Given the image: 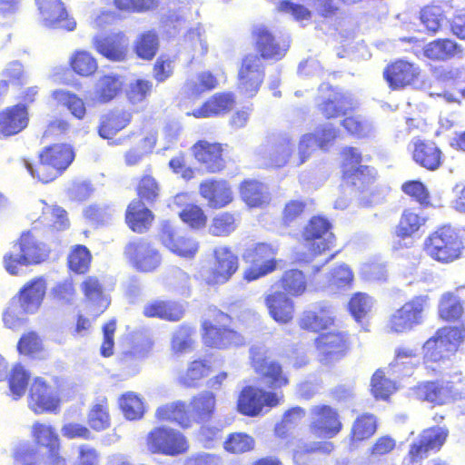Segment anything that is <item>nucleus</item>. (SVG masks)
<instances>
[{
	"label": "nucleus",
	"instance_id": "de8ad7c7",
	"mask_svg": "<svg viewBox=\"0 0 465 465\" xmlns=\"http://www.w3.org/2000/svg\"><path fill=\"white\" fill-rule=\"evenodd\" d=\"M464 301L452 292H444L439 301L438 316L445 322H455L462 319Z\"/></svg>",
	"mask_w": 465,
	"mask_h": 465
},
{
	"label": "nucleus",
	"instance_id": "8fccbe9b",
	"mask_svg": "<svg viewBox=\"0 0 465 465\" xmlns=\"http://www.w3.org/2000/svg\"><path fill=\"white\" fill-rule=\"evenodd\" d=\"M426 221L427 218L418 213L415 208H406L402 211L395 227V236L401 240L410 238L425 225Z\"/></svg>",
	"mask_w": 465,
	"mask_h": 465
},
{
	"label": "nucleus",
	"instance_id": "f257e3e1",
	"mask_svg": "<svg viewBox=\"0 0 465 465\" xmlns=\"http://www.w3.org/2000/svg\"><path fill=\"white\" fill-rule=\"evenodd\" d=\"M251 366L269 391L256 385H246L240 391L236 410L242 416H262L283 401V394L278 391L289 386L290 375L282 364L272 359L268 351L261 348L251 350Z\"/></svg>",
	"mask_w": 465,
	"mask_h": 465
},
{
	"label": "nucleus",
	"instance_id": "aec40b11",
	"mask_svg": "<svg viewBox=\"0 0 465 465\" xmlns=\"http://www.w3.org/2000/svg\"><path fill=\"white\" fill-rule=\"evenodd\" d=\"M309 430L315 438L331 439L343 430V422L338 409L329 404H319L312 411Z\"/></svg>",
	"mask_w": 465,
	"mask_h": 465
},
{
	"label": "nucleus",
	"instance_id": "37998d69",
	"mask_svg": "<svg viewBox=\"0 0 465 465\" xmlns=\"http://www.w3.org/2000/svg\"><path fill=\"white\" fill-rule=\"evenodd\" d=\"M282 292L292 298L304 295L309 287V280L306 273L297 268L285 270L278 280Z\"/></svg>",
	"mask_w": 465,
	"mask_h": 465
},
{
	"label": "nucleus",
	"instance_id": "774afa93",
	"mask_svg": "<svg viewBox=\"0 0 465 465\" xmlns=\"http://www.w3.org/2000/svg\"><path fill=\"white\" fill-rule=\"evenodd\" d=\"M341 125L346 133L355 138H364L371 132L372 125L369 120L358 114H350L342 116Z\"/></svg>",
	"mask_w": 465,
	"mask_h": 465
},
{
	"label": "nucleus",
	"instance_id": "49530a36",
	"mask_svg": "<svg viewBox=\"0 0 465 465\" xmlns=\"http://www.w3.org/2000/svg\"><path fill=\"white\" fill-rule=\"evenodd\" d=\"M123 87L124 83L119 74H104L99 77L95 84L94 99L99 104H108L122 93Z\"/></svg>",
	"mask_w": 465,
	"mask_h": 465
},
{
	"label": "nucleus",
	"instance_id": "864d4df0",
	"mask_svg": "<svg viewBox=\"0 0 465 465\" xmlns=\"http://www.w3.org/2000/svg\"><path fill=\"white\" fill-rule=\"evenodd\" d=\"M242 200L251 208L262 207L268 203L264 185L252 179L242 181L239 185Z\"/></svg>",
	"mask_w": 465,
	"mask_h": 465
},
{
	"label": "nucleus",
	"instance_id": "f8f14e48",
	"mask_svg": "<svg viewBox=\"0 0 465 465\" xmlns=\"http://www.w3.org/2000/svg\"><path fill=\"white\" fill-rule=\"evenodd\" d=\"M231 147L228 143L207 139H199L191 146V153L205 173H223L231 162Z\"/></svg>",
	"mask_w": 465,
	"mask_h": 465
},
{
	"label": "nucleus",
	"instance_id": "69168bd1",
	"mask_svg": "<svg viewBox=\"0 0 465 465\" xmlns=\"http://www.w3.org/2000/svg\"><path fill=\"white\" fill-rule=\"evenodd\" d=\"M420 19L427 32L434 35L442 27L445 20L444 11L440 5L431 3L420 9Z\"/></svg>",
	"mask_w": 465,
	"mask_h": 465
},
{
	"label": "nucleus",
	"instance_id": "052dcab7",
	"mask_svg": "<svg viewBox=\"0 0 465 465\" xmlns=\"http://www.w3.org/2000/svg\"><path fill=\"white\" fill-rule=\"evenodd\" d=\"M87 422L94 431H103L111 426V416L106 399L92 405L87 414Z\"/></svg>",
	"mask_w": 465,
	"mask_h": 465
},
{
	"label": "nucleus",
	"instance_id": "58836bf2",
	"mask_svg": "<svg viewBox=\"0 0 465 465\" xmlns=\"http://www.w3.org/2000/svg\"><path fill=\"white\" fill-rule=\"evenodd\" d=\"M154 417L159 422L175 424L183 430L193 426V418L187 403L183 401H174L159 406L155 410Z\"/></svg>",
	"mask_w": 465,
	"mask_h": 465
},
{
	"label": "nucleus",
	"instance_id": "5fc2aeb1",
	"mask_svg": "<svg viewBox=\"0 0 465 465\" xmlns=\"http://www.w3.org/2000/svg\"><path fill=\"white\" fill-rule=\"evenodd\" d=\"M240 223V214L225 211L213 217L209 232L215 237H227L236 231Z\"/></svg>",
	"mask_w": 465,
	"mask_h": 465
},
{
	"label": "nucleus",
	"instance_id": "0e129e2a",
	"mask_svg": "<svg viewBox=\"0 0 465 465\" xmlns=\"http://www.w3.org/2000/svg\"><path fill=\"white\" fill-rule=\"evenodd\" d=\"M29 379V372L21 364L17 363L12 367L7 377V382L14 400L17 401L25 395Z\"/></svg>",
	"mask_w": 465,
	"mask_h": 465
},
{
	"label": "nucleus",
	"instance_id": "423d86ee",
	"mask_svg": "<svg viewBox=\"0 0 465 465\" xmlns=\"http://www.w3.org/2000/svg\"><path fill=\"white\" fill-rule=\"evenodd\" d=\"M341 163V180L342 185L356 193H369L374 191L378 173L370 165L361 164V152L352 146L342 149Z\"/></svg>",
	"mask_w": 465,
	"mask_h": 465
},
{
	"label": "nucleus",
	"instance_id": "c85d7f7f",
	"mask_svg": "<svg viewBox=\"0 0 465 465\" xmlns=\"http://www.w3.org/2000/svg\"><path fill=\"white\" fill-rule=\"evenodd\" d=\"M420 74V69L416 64L397 59L386 65L383 77L391 89L398 90L414 84Z\"/></svg>",
	"mask_w": 465,
	"mask_h": 465
},
{
	"label": "nucleus",
	"instance_id": "9d476101",
	"mask_svg": "<svg viewBox=\"0 0 465 465\" xmlns=\"http://www.w3.org/2000/svg\"><path fill=\"white\" fill-rule=\"evenodd\" d=\"M278 247L271 242H261L247 248L242 258L251 265L242 273V279L251 282L275 272L279 265L276 259Z\"/></svg>",
	"mask_w": 465,
	"mask_h": 465
},
{
	"label": "nucleus",
	"instance_id": "72a5a7b5",
	"mask_svg": "<svg viewBox=\"0 0 465 465\" xmlns=\"http://www.w3.org/2000/svg\"><path fill=\"white\" fill-rule=\"evenodd\" d=\"M187 405L193 424L205 425L216 415L217 399L213 391H202L193 395Z\"/></svg>",
	"mask_w": 465,
	"mask_h": 465
},
{
	"label": "nucleus",
	"instance_id": "cd10ccee",
	"mask_svg": "<svg viewBox=\"0 0 465 465\" xmlns=\"http://www.w3.org/2000/svg\"><path fill=\"white\" fill-rule=\"evenodd\" d=\"M199 193L209 208L223 209L233 202L234 195L230 183L225 179H206L199 184Z\"/></svg>",
	"mask_w": 465,
	"mask_h": 465
},
{
	"label": "nucleus",
	"instance_id": "dca6fc26",
	"mask_svg": "<svg viewBox=\"0 0 465 465\" xmlns=\"http://www.w3.org/2000/svg\"><path fill=\"white\" fill-rule=\"evenodd\" d=\"M124 255L129 264L141 272H153L162 262L160 252L145 238H134L128 242Z\"/></svg>",
	"mask_w": 465,
	"mask_h": 465
},
{
	"label": "nucleus",
	"instance_id": "6e6552de",
	"mask_svg": "<svg viewBox=\"0 0 465 465\" xmlns=\"http://www.w3.org/2000/svg\"><path fill=\"white\" fill-rule=\"evenodd\" d=\"M46 292V283L43 277L28 281L14 297L3 314V322L9 329L18 327L23 319L21 315L35 312L41 306Z\"/></svg>",
	"mask_w": 465,
	"mask_h": 465
},
{
	"label": "nucleus",
	"instance_id": "f3484780",
	"mask_svg": "<svg viewBox=\"0 0 465 465\" xmlns=\"http://www.w3.org/2000/svg\"><path fill=\"white\" fill-rule=\"evenodd\" d=\"M265 78L264 64L254 54H245L240 63L237 74V89L244 98H253Z\"/></svg>",
	"mask_w": 465,
	"mask_h": 465
},
{
	"label": "nucleus",
	"instance_id": "ddd939ff",
	"mask_svg": "<svg viewBox=\"0 0 465 465\" xmlns=\"http://www.w3.org/2000/svg\"><path fill=\"white\" fill-rule=\"evenodd\" d=\"M320 360L327 365L335 364L349 356L353 341L349 331L332 330L320 333L314 340Z\"/></svg>",
	"mask_w": 465,
	"mask_h": 465
},
{
	"label": "nucleus",
	"instance_id": "393cba45",
	"mask_svg": "<svg viewBox=\"0 0 465 465\" xmlns=\"http://www.w3.org/2000/svg\"><path fill=\"white\" fill-rule=\"evenodd\" d=\"M448 430L440 427H430L423 430L418 439L411 443L408 460L411 464L427 458L430 451L439 450L448 437Z\"/></svg>",
	"mask_w": 465,
	"mask_h": 465
},
{
	"label": "nucleus",
	"instance_id": "4d7b16f0",
	"mask_svg": "<svg viewBox=\"0 0 465 465\" xmlns=\"http://www.w3.org/2000/svg\"><path fill=\"white\" fill-rule=\"evenodd\" d=\"M118 406L127 420H139L145 413L143 399L134 391L122 394L118 400Z\"/></svg>",
	"mask_w": 465,
	"mask_h": 465
},
{
	"label": "nucleus",
	"instance_id": "4be33fe9",
	"mask_svg": "<svg viewBox=\"0 0 465 465\" xmlns=\"http://www.w3.org/2000/svg\"><path fill=\"white\" fill-rule=\"evenodd\" d=\"M251 36L257 52L255 54L261 57V62H278L286 55L288 45L280 41L268 26L263 25L253 26Z\"/></svg>",
	"mask_w": 465,
	"mask_h": 465
},
{
	"label": "nucleus",
	"instance_id": "f03ea898",
	"mask_svg": "<svg viewBox=\"0 0 465 465\" xmlns=\"http://www.w3.org/2000/svg\"><path fill=\"white\" fill-rule=\"evenodd\" d=\"M465 341V319L459 325L438 328L423 343L424 368L435 372L436 366L450 361Z\"/></svg>",
	"mask_w": 465,
	"mask_h": 465
},
{
	"label": "nucleus",
	"instance_id": "680f3d73",
	"mask_svg": "<svg viewBox=\"0 0 465 465\" xmlns=\"http://www.w3.org/2000/svg\"><path fill=\"white\" fill-rule=\"evenodd\" d=\"M92 254L89 249L82 244L74 245L67 257V267L75 274L86 273L91 266Z\"/></svg>",
	"mask_w": 465,
	"mask_h": 465
},
{
	"label": "nucleus",
	"instance_id": "2f4dec72",
	"mask_svg": "<svg viewBox=\"0 0 465 465\" xmlns=\"http://www.w3.org/2000/svg\"><path fill=\"white\" fill-rule=\"evenodd\" d=\"M29 111L25 104H16L0 112V137H11L23 132L29 124Z\"/></svg>",
	"mask_w": 465,
	"mask_h": 465
},
{
	"label": "nucleus",
	"instance_id": "4468645a",
	"mask_svg": "<svg viewBox=\"0 0 465 465\" xmlns=\"http://www.w3.org/2000/svg\"><path fill=\"white\" fill-rule=\"evenodd\" d=\"M302 239L312 257L330 251L336 242L331 222L322 215H314L309 219L302 231Z\"/></svg>",
	"mask_w": 465,
	"mask_h": 465
},
{
	"label": "nucleus",
	"instance_id": "a211bd4d",
	"mask_svg": "<svg viewBox=\"0 0 465 465\" xmlns=\"http://www.w3.org/2000/svg\"><path fill=\"white\" fill-rule=\"evenodd\" d=\"M318 92L316 109L325 120L344 116L354 108L353 100L349 94L328 84H321Z\"/></svg>",
	"mask_w": 465,
	"mask_h": 465
},
{
	"label": "nucleus",
	"instance_id": "4c0bfd02",
	"mask_svg": "<svg viewBox=\"0 0 465 465\" xmlns=\"http://www.w3.org/2000/svg\"><path fill=\"white\" fill-rule=\"evenodd\" d=\"M93 45L97 53L110 61H124L127 56L128 45L123 33L96 36L93 40Z\"/></svg>",
	"mask_w": 465,
	"mask_h": 465
},
{
	"label": "nucleus",
	"instance_id": "b1692460",
	"mask_svg": "<svg viewBox=\"0 0 465 465\" xmlns=\"http://www.w3.org/2000/svg\"><path fill=\"white\" fill-rule=\"evenodd\" d=\"M410 154L413 163L429 172L439 170L444 163V153L437 142L414 137L410 143Z\"/></svg>",
	"mask_w": 465,
	"mask_h": 465
},
{
	"label": "nucleus",
	"instance_id": "20e7f679",
	"mask_svg": "<svg viewBox=\"0 0 465 465\" xmlns=\"http://www.w3.org/2000/svg\"><path fill=\"white\" fill-rule=\"evenodd\" d=\"M232 321L231 315L219 309L211 310L209 318L201 323L203 345L210 350L224 351L240 347L245 343L243 335L227 323Z\"/></svg>",
	"mask_w": 465,
	"mask_h": 465
},
{
	"label": "nucleus",
	"instance_id": "6e6d98bb",
	"mask_svg": "<svg viewBox=\"0 0 465 465\" xmlns=\"http://www.w3.org/2000/svg\"><path fill=\"white\" fill-rule=\"evenodd\" d=\"M18 353L29 360H42L45 354V346L40 335L30 331L24 333L17 341Z\"/></svg>",
	"mask_w": 465,
	"mask_h": 465
},
{
	"label": "nucleus",
	"instance_id": "3c124183",
	"mask_svg": "<svg viewBox=\"0 0 465 465\" xmlns=\"http://www.w3.org/2000/svg\"><path fill=\"white\" fill-rule=\"evenodd\" d=\"M51 97L57 105L66 108L73 117L84 120L87 114L84 101L76 94L64 89H56L51 93Z\"/></svg>",
	"mask_w": 465,
	"mask_h": 465
},
{
	"label": "nucleus",
	"instance_id": "e2e57ef3",
	"mask_svg": "<svg viewBox=\"0 0 465 465\" xmlns=\"http://www.w3.org/2000/svg\"><path fill=\"white\" fill-rule=\"evenodd\" d=\"M223 446L226 452L241 455L254 450L255 440L245 432H232L227 436Z\"/></svg>",
	"mask_w": 465,
	"mask_h": 465
},
{
	"label": "nucleus",
	"instance_id": "a878e982",
	"mask_svg": "<svg viewBox=\"0 0 465 465\" xmlns=\"http://www.w3.org/2000/svg\"><path fill=\"white\" fill-rule=\"evenodd\" d=\"M27 402L35 414H43L55 411L59 408L60 399L52 386L38 376L30 384Z\"/></svg>",
	"mask_w": 465,
	"mask_h": 465
},
{
	"label": "nucleus",
	"instance_id": "5701e85b",
	"mask_svg": "<svg viewBox=\"0 0 465 465\" xmlns=\"http://www.w3.org/2000/svg\"><path fill=\"white\" fill-rule=\"evenodd\" d=\"M159 237L163 246L181 258L192 259L199 251L198 242L189 232L169 223L162 225Z\"/></svg>",
	"mask_w": 465,
	"mask_h": 465
},
{
	"label": "nucleus",
	"instance_id": "2eb2a0df",
	"mask_svg": "<svg viewBox=\"0 0 465 465\" xmlns=\"http://www.w3.org/2000/svg\"><path fill=\"white\" fill-rule=\"evenodd\" d=\"M145 444L152 454L165 456L183 454L189 449L188 440L183 433L165 426L151 430L146 435Z\"/></svg>",
	"mask_w": 465,
	"mask_h": 465
},
{
	"label": "nucleus",
	"instance_id": "1a4fd4ad",
	"mask_svg": "<svg viewBox=\"0 0 465 465\" xmlns=\"http://www.w3.org/2000/svg\"><path fill=\"white\" fill-rule=\"evenodd\" d=\"M412 393L420 401L443 406L465 399V378L454 375L448 381H422L412 388Z\"/></svg>",
	"mask_w": 465,
	"mask_h": 465
},
{
	"label": "nucleus",
	"instance_id": "09e8293b",
	"mask_svg": "<svg viewBox=\"0 0 465 465\" xmlns=\"http://www.w3.org/2000/svg\"><path fill=\"white\" fill-rule=\"evenodd\" d=\"M378 427L377 419L373 414L361 413L352 422L349 441L351 446L371 439L376 432Z\"/></svg>",
	"mask_w": 465,
	"mask_h": 465
},
{
	"label": "nucleus",
	"instance_id": "bb28decb",
	"mask_svg": "<svg viewBox=\"0 0 465 465\" xmlns=\"http://www.w3.org/2000/svg\"><path fill=\"white\" fill-rule=\"evenodd\" d=\"M39 15L45 26L74 31L76 22L68 15L62 0H35Z\"/></svg>",
	"mask_w": 465,
	"mask_h": 465
},
{
	"label": "nucleus",
	"instance_id": "f704fd0d",
	"mask_svg": "<svg viewBox=\"0 0 465 465\" xmlns=\"http://www.w3.org/2000/svg\"><path fill=\"white\" fill-rule=\"evenodd\" d=\"M185 314L183 305L171 299H154L143 308V315L148 319H160L169 322H180Z\"/></svg>",
	"mask_w": 465,
	"mask_h": 465
},
{
	"label": "nucleus",
	"instance_id": "79ce46f5",
	"mask_svg": "<svg viewBox=\"0 0 465 465\" xmlns=\"http://www.w3.org/2000/svg\"><path fill=\"white\" fill-rule=\"evenodd\" d=\"M423 55L433 62H444L464 54L462 46L450 38H438L423 47Z\"/></svg>",
	"mask_w": 465,
	"mask_h": 465
},
{
	"label": "nucleus",
	"instance_id": "7ed1b4c3",
	"mask_svg": "<svg viewBox=\"0 0 465 465\" xmlns=\"http://www.w3.org/2000/svg\"><path fill=\"white\" fill-rule=\"evenodd\" d=\"M40 222L34 221L15 241L14 246L18 248V254L10 252L4 255V266L10 274L16 275L20 266L39 264L49 257L50 249L37 239L45 235L41 232Z\"/></svg>",
	"mask_w": 465,
	"mask_h": 465
},
{
	"label": "nucleus",
	"instance_id": "0eeeda50",
	"mask_svg": "<svg viewBox=\"0 0 465 465\" xmlns=\"http://www.w3.org/2000/svg\"><path fill=\"white\" fill-rule=\"evenodd\" d=\"M423 250L432 261L440 264H450L462 257L464 244L454 227L450 224H442L425 238Z\"/></svg>",
	"mask_w": 465,
	"mask_h": 465
},
{
	"label": "nucleus",
	"instance_id": "13d9d810",
	"mask_svg": "<svg viewBox=\"0 0 465 465\" xmlns=\"http://www.w3.org/2000/svg\"><path fill=\"white\" fill-rule=\"evenodd\" d=\"M217 85L216 76L209 71H203L196 75V79L187 80L184 83V90L189 98H198L203 93L213 90Z\"/></svg>",
	"mask_w": 465,
	"mask_h": 465
},
{
	"label": "nucleus",
	"instance_id": "ea45409f",
	"mask_svg": "<svg viewBox=\"0 0 465 465\" xmlns=\"http://www.w3.org/2000/svg\"><path fill=\"white\" fill-rule=\"evenodd\" d=\"M336 318L330 307L321 306L316 310H305L298 319V326L301 330L322 333L335 324Z\"/></svg>",
	"mask_w": 465,
	"mask_h": 465
},
{
	"label": "nucleus",
	"instance_id": "a19ab883",
	"mask_svg": "<svg viewBox=\"0 0 465 465\" xmlns=\"http://www.w3.org/2000/svg\"><path fill=\"white\" fill-rule=\"evenodd\" d=\"M292 297L282 292H272L264 298V303L270 316L278 323L286 324L292 321L295 305Z\"/></svg>",
	"mask_w": 465,
	"mask_h": 465
},
{
	"label": "nucleus",
	"instance_id": "c03bdc74",
	"mask_svg": "<svg viewBox=\"0 0 465 465\" xmlns=\"http://www.w3.org/2000/svg\"><path fill=\"white\" fill-rule=\"evenodd\" d=\"M35 221H41V232L46 235H54L69 229L70 220L67 212L58 205L47 207Z\"/></svg>",
	"mask_w": 465,
	"mask_h": 465
},
{
	"label": "nucleus",
	"instance_id": "c9c22d12",
	"mask_svg": "<svg viewBox=\"0 0 465 465\" xmlns=\"http://www.w3.org/2000/svg\"><path fill=\"white\" fill-rule=\"evenodd\" d=\"M84 301L95 320L110 304V300L104 293V286L96 276H87L80 285Z\"/></svg>",
	"mask_w": 465,
	"mask_h": 465
},
{
	"label": "nucleus",
	"instance_id": "412c9836",
	"mask_svg": "<svg viewBox=\"0 0 465 465\" xmlns=\"http://www.w3.org/2000/svg\"><path fill=\"white\" fill-rule=\"evenodd\" d=\"M213 263L205 276L206 284L214 286L228 282L239 270V257L230 246H222L213 250Z\"/></svg>",
	"mask_w": 465,
	"mask_h": 465
},
{
	"label": "nucleus",
	"instance_id": "338daca9",
	"mask_svg": "<svg viewBox=\"0 0 465 465\" xmlns=\"http://www.w3.org/2000/svg\"><path fill=\"white\" fill-rule=\"evenodd\" d=\"M348 311L358 323H364L372 309V299L364 292H355L348 302Z\"/></svg>",
	"mask_w": 465,
	"mask_h": 465
},
{
	"label": "nucleus",
	"instance_id": "9b49d317",
	"mask_svg": "<svg viewBox=\"0 0 465 465\" xmlns=\"http://www.w3.org/2000/svg\"><path fill=\"white\" fill-rule=\"evenodd\" d=\"M430 308L428 295H416L392 312L387 328L392 333H404L422 324L425 312Z\"/></svg>",
	"mask_w": 465,
	"mask_h": 465
},
{
	"label": "nucleus",
	"instance_id": "c756f323",
	"mask_svg": "<svg viewBox=\"0 0 465 465\" xmlns=\"http://www.w3.org/2000/svg\"><path fill=\"white\" fill-rule=\"evenodd\" d=\"M235 104L236 98L233 93L218 92L187 114L197 119L224 116L232 110Z\"/></svg>",
	"mask_w": 465,
	"mask_h": 465
},
{
	"label": "nucleus",
	"instance_id": "7c9ffc66",
	"mask_svg": "<svg viewBox=\"0 0 465 465\" xmlns=\"http://www.w3.org/2000/svg\"><path fill=\"white\" fill-rule=\"evenodd\" d=\"M31 438L37 449L46 450L54 463L64 464V459L59 456L60 439L52 425L41 421L34 422L31 427Z\"/></svg>",
	"mask_w": 465,
	"mask_h": 465
},
{
	"label": "nucleus",
	"instance_id": "a18cd8bd",
	"mask_svg": "<svg viewBox=\"0 0 465 465\" xmlns=\"http://www.w3.org/2000/svg\"><path fill=\"white\" fill-rule=\"evenodd\" d=\"M213 371L209 361L198 358L191 361L186 369L179 375L178 382L184 388L195 389L206 379Z\"/></svg>",
	"mask_w": 465,
	"mask_h": 465
},
{
	"label": "nucleus",
	"instance_id": "6ab92c4d",
	"mask_svg": "<svg viewBox=\"0 0 465 465\" xmlns=\"http://www.w3.org/2000/svg\"><path fill=\"white\" fill-rule=\"evenodd\" d=\"M341 131L333 124H323L316 127L312 133L303 134L298 144V160L294 161L293 165L298 167L304 163L313 152V144L319 149L328 150L340 137Z\"/></svg>",
	"mask_w": 465,
	"mask_h": 465
},
{
	"label": "nucleus",
	"instance_id": "e433bc0d",
	"mask_svg": "<svg viewBox=\"0 0 465 465\" xmlns=\"http://www.w3.org/2000/svg\"><path fill=\"white\" fill-rule=\"evenodd\" d=\"M133 114L130 110L111 109L100 116L97 133L101 138L112 140L131 124Z\"/></svg>",
	"mask_w": 465,
	"mask_h": 465
},
{
	"label": "nucleus",
	"instance_id": "473e14b6",
	"mask_svg": "<svg viewBox=\"0 0 465 465\" xmlns=\"http://www.w3.org/2000/svg\"><path fill=\"white\" fill-rule=\"evenodd\" d=\"M141 199H132L126 206L124 223L134 233H146L152 228L155 215Z\"/></svg>",
	"mask_w": 465,
	"mask_h": 465
},
{
	"label": "nucleus",
	"instance_id": "bf43d9fd",
	"mask_svg": "<svg viewBox=\"0 0 465 465\" xmlns=\"http://www.w3.org/2000/svg\"><path fill=\"white\" fill-rule=\"evenodd\" d=\"M72 71L80 77H89L94 75L97 69L98 64L96 59L87 51H75L69 61Z\"/></svg>",
	"mask_w": 465,
	"mask_h": 465
},
{
	"label": "nucleus",
	"instance_id": "603ef678",
	"mask_svg": "<svg viewBox=\"0 0 465 465\" xmlns=\"http://www.w3.org/2000/svg\"><path fill=\"white\" fill-rule=\"evenodd\" d=\"M136 199H141L142 202L148 204H153L157 202L161 193V185L157 179L153 176L152 169L148 168L143 173L135 186Z\"/></svg>",
	"mask_w": 465,
	"mask_h": 465
},
{
	"label": "nucleus",
	"instance_id": "39448f33",
	"mask_svg": "<svg viewBox=\"0 0 465 465\" xmlns=\"http://www.w3.org/2000/svg\"><path fill=\"white\" fill-rule=\"evenodd\" d=\"M75 158L74 147L66 143H56L44 147L38 154L35 166L26 163L25 167L33 177L43 183H49L61 176Z\"/></svg>",
	"mask_w": 465,
	"mask_h": 465
}]
</instances>
